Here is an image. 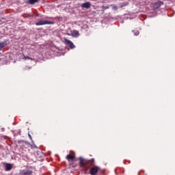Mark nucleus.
Wrapping results in <instances>:
<instances>
[{"label":"nucleus","instance_id":"nucleus-13","mask_svg":"<svg viewBox=\"0 0 175 175\" xmlns=\"http://www.w3.org/2000/svg\"><path fill=\"white\" fill-rule=\"evenodd\" d=\"M23 59H32V58L29 57V56H23Z\"/></svg>","mask_w":175,"mask_h":175},{"label":"nucleus","instance_id":"nucleus-12","mask_svg":"<svg viewBox=\"0 0 175 175\" xmlns=\"http://www.w3.org/2000/svg\"><path fill=\"white\" fill-rule=\"evenodd\" d=\"M39 0H29V3L30 5H34V3H36Z\"/></svg>","mask_w":175,"mask_h":175},{"label":"nucleus","instance_id":"nucleus-7","mask_svg":"<svg viewBox=\"0 0 175 175\" xmlns=\"http://www.w3.org/2000/svg\"><path fill=\"white\" fill-rule=\"evenodd\" d=\"M162 5H163V1L156 2L154 5V9H159V8L162 6Z\"/></svg>","mask_w":175,"mask_h":175},{"label":"nucleus","instance_id":"nucleus-14","mask_svg":"<svg viewBox=\"0 0 175 175\" xmlns=\"http://www.w3.org/2000/svg\"><path fill=\"white\" fill-rule=\"evenodd\" d=\"M135 36H137L139 35V31H137L136 32L134 33Z\"/></svg>","mask_w":175,"mask_h":175},{"label":"nucleus","instance_id":"nucleus-4","mask_svg":"<svg viewBox=\"0 0 175 175\" xmlns=\"http://www.w3.org/2000/svg\"><path fill=\"white\" fill-rule=\"evenodd\" d=\"M98 172H99V167L94 166L90 169V174L91 175H96V173H98Z\"/></svg>","mask_w":175,"mask_h":175},{"label":"nucleus","instance_id":"nucleus-6","mask_svg":"<svg viewBox=\"0 0 175 175\" xmlns=\"http://www.w3.org/2000/svg\"><path fill=\"white\" fill-rule=\"evenodd\" d=\"M71 36H72V38H79V36H80V33H79V31L73 30L71 32Z\"/></svg>","mask_w":175,"mask_h":175},{"label":"nucleus","instance_id":"nucleus-10","mask_svg":"<svg viewBox=\"0 0 175 175\" xmlns=\"http://www.w3.org/2000/svg\"><path fill=\"white\" fill-rule=\"evenodd\" d=\"M66 159H68V161H72V159H75V157L70 154H68L66 156Z\"/></svg>","mask_w":175,"mask_h":175},{"label":"nucleus","instance_id":"nucleus-9","mask_svg":"<svg viewBox=\"0 0 175 175\" xmlns=\"http://www.w3.org/2000/svg\"><path fill=\"white\" fill-rule=\"evenodd\" d=\"M6 46V42H0V51L3 49V47H5Z\"/></svg>","mask_w":175,"mask_h":175},{"label":"nucleus","instance_id":"nucleus-1","mask_svg":"<svg viewBox=\"0 0 175 175\" xmlns=\"http://www.w3.org/2000/svg\"><path fill=\"white\" fill-rule=\"evenodd\" d=\"M79 165L80 166H81L82 167H85V166L87 165H94L95 160L94 159H91L90 160L88 159H83V157H79Z\"/></svg>","mask_w":175,"mask_h":175},{"label":"nucleus","instance_id":"nucleus-3","mask_svg":"<svg viewBox=\"0 0 175 175\" xmlns=\"http://www.w3.org/2000/svg\"><path fill=\"white\" fill-rule=\"evenodd\" d=\"M64 44H66V46H68V47H70V49H76V46H75V44H73L72 41L66 38H64Z\"/></svg>","mask_w":175,"mask_h":175},{"label":"nucleus","instance_id":"nucleus-2","mask_svg":"<svg viewBox=\"0 0 175 175\" xmlns=\"http://www.w3.org/2000/svg\"><path fill=\"white\" fill-rule=\"evenodd\" d=\"M54 24L53 21H49L46 20H40L38 22L36 23V25L39 26V25H51Z\"/></svg>","mask_w":175,"mask_h":175},{"label":"nucleus","instance_id":"nucleus-15","mask_svg":"<svg viewBox=\"0 0 175 175\" xmlns=\"http://www.w3.org/2000/svg\"><path fill=\"white\" fill-rule=\"evenodd\" d=\"M31 148H36V146L35 144L31 145Z\"/></svg>","mask_w":175,"mask_h":175},{"label":"nucleus","instance_id":"nucleus-16","mask_svg":"<svg viewBox=\"0 0 175 175\" xmlns=\"http://www.w3.org/2000/svg\"><path fill=\"white\" fill-rule=\"evenodd\" d=\"M28 136H29V139H31V140H32V136H31L30 133L28 134Z\"/></svg>","mask_w":175,"mask_h":175},{"label":"nucleus","instance_id":"nucleus-11","mask_svg":"<svg viewBox=\"0 0 175 175\" xmlns=\"http://www.w3.org/2000/svg\"><path fill=\"white\" fill-rule=\"evenodd\" d=\"M31 174H32V171L31 170H27L22 174V175H31Z\"/></svg>","mask_w":175,"mask_h":175},{"label":"nucleus","instance_id":"nucleus-5","mask_svg":"<svg viewBox=\"0 0 175 175\" xmlns=\"http://www.w3.org/2000/svg\"><path fill=\"white\" fill-rule=\"evenodd\" d=\"M81 6L84 9H90V8H91V3L90 2L83 3Z\"/></svg>","mask_w":175,"mask_h":175},{"label":"nucleus","instance_id":"nucleus-8","mask_svg":"<svg viewBox=\"0 0 175 175\" xmlns=\"http://www.w3.org/2000/svg\"><path fill=\"white\" fill-rule=\"evenodd\" d=\"M12 167H13V165H12V164H10V163H7V164L5 165V170H6V172H10V170L11 169H12Z\"/></svg>","mask_w":175,"mask_h":175}]
</instances>
